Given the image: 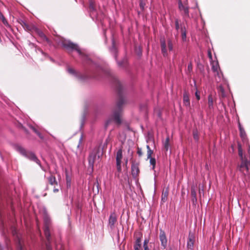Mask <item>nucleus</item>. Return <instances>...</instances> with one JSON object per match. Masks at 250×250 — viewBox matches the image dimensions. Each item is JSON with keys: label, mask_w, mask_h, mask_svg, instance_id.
<instances>
[{"label": "nucleus", "mask_w": 250, "mask_h": 250, "mask_svg": "<svg viewBox=\"0 0 250 250\" xmlns=\"http://www.w3.org/2000/svg\"><path fill=\"white\" fill-rule=\"evenodd\" d=\"M125 103V100L122 96H119V99L117 102L115 108L113 111V118L114 121L118 125L121 123V120L120 118L122 106Z\"/></svg>", "instance_id": "obj_1"}, {"label": "nucleus", "mask_w": 250, "mask_h": 250, "mask_svg": "<svg viewBox=\"0 0 250 250\" xmlns=\"http://www.w3.org/2000/svg\"><path fill=\"white\" fill-rule=\"evenodd\" d=\"M44 221V233L47 239L46 244L50 245L51 243V234L50 232V226L51 225V220L50 218L45 215L43 218Z\"/></svg>", "instance_id": "obj_2"}, {"label": "nucleus", "mask_w": 250, "mask_h": 250, "mask_svg": "<svg viewBox=\"0 0 250 250\" xmlns=\"http://www.w3.org/2000/svg\"><path fill=\"white\" fill-rule=\"evenodd\" d=\"M178 8L182 15L184 18H189V7L188 4V0L183 3L181 0H178Z\"/></svg>", "instance_id": "obj_3"}, {"label": "nucleus", "mask_w": 250, "mask_h": 250, "mask_svg": "<svg viewBox=\"0 0 250 250\" xmlns=\"http://www.w3.org/2000/svg\"><path fill=\"white\" fill-rule=\"evenodd\" d=\"M62 46L68 50H76L80 55H83V54L81 51L77 44L74 43L70 41H64L62 42Z\"/></svg>", "instance_id": "obj_4"}, {"label": "nucleus", "mask_w": 250, "mask_h": 250, "mask_svg": "<svg viewBox=\"0 0 250 250\" xmlns=\"http://www.w3.org/2000/svg\"><path fill=\"white\" fill-rule=\"evenodd\" d=\"M250 167V162L247 159L241 160V163L238 166V170L244 175L249 174V168Z\"/></svg>", "instance_id": "obj_5"}, {"label": "nucleus", "mask_w": 250, "mask_h": 250, "mask_svg": "<svg viewBox=\"0 0 250 250\" xmlns=\"http://www.w3.org/2000/svg\"><path fill=\"white\" fill-rule=\"evenodd\" d=\"M140 163L135 161L131 162V175L135 179H138V177L140 174L139 169Z\"/></svg>", "instance_id": "obj_6"}, {"label": "nucleus", "mask_w": 250, "mask_h": 250, "mask_svg": "<svg viewBox=\"0 0 250 250\" xmlns=\"http://www.w3.org/2000/svg\"><path fill=\"white\" fill-rule=\"evenodd\" d=\"M47 180L49 185L53 187V192L54 193L58 192L59 190L58 188L59 184L55 176L53 174H51L47 178Z\"/></svg>", "instance_id": "obj_7"}, {"label": "nucleus", "mask_w": 250, "mask_h": 250, "mask_svg": "<svg viewBox=\"0 0 250 250\" xmlns=\"http://www.w3.org/2000/svg\"><path fill=\"white\" fill-rule=\"evenodd\" d=\"M123 151L122 148L119 149L116 153V167L117 171L121 172L122 171V159L123 158Z\"/></svg>", "instance_id": "obj_8"}, {"label": "nucleus", "mask_w": 250, "mask_h": 250, "mask_svg": "<svg viewBox=\"0 0 250 250\" xmlns=\"http://www.w3.org/2000/svg\"><path fill=\"white\" fill-rule=\"evenodd\" d=\"M117 224V215L115 212L111 213L108 219V226L111 230L115 229Z\"/></svg>", "instance_id": "obj_9"}, {"label": "nucleus", "mask_w": 250, "mask_h": 250, "mask_svg": "<svg viewBox=\"0 0 250 250\" xmlns=\"http://www.w3.org/2000/svg\"><path fill=\"white\" fill-rule=\"evenodd\" d=\"M195 242V236L193 233L189 232L187 242V248L188 250H193Z\"/></svg>", "instance_id": "obj_10"}, {"label": "nucleus", "mask_w": 250, "mask_h": 250, "mask_svg": "<svg viewBox=\"0 0 250 250\" xmlns=\"http://www.w3.org/2000/svg\"><path fill=\"white\" fill-rule=\"evenodd\" d=\"M159 238L161 246L163 247V249H165L167 246V240L165 231L161 229L160 230Z\"/></svg>", "instance_id": "obj_11"}, {"label": "nucleus", "mask_w": 250, "mask_h": 250, "mask_svg": "<svg viewBox=\"0 0 250 250\" xmlns=\"http://www.w3.org/2000/svg\"><path fill=\"white\" fill-rule=\"evenodd\" d=\"M142 235L140 234L139 236L136 237L135 244L134 245V250H141V241H142Z\"/></svg>", "instance_id": "obj_12"}, {"label": "nucleus", "mask_w": 250, "mask_h": 250, "mask_svg": "<svg viewBox=\"0 0 250 250\" xmlns=\"http://www.w3.org/2000/svg\"><path fill=\"white\" fill-rule=\"evenodd\" d=\"M211 65L212 71L216 73L217 75H219L220 68L218 62L217 61H212V62H211Z\"/></svg>", "instance_id": "obj_13"}, {"label": "nucleus", "mask_w": 250, "mask_h": 250, "mask_svg": "<svg viewBox=\"0 0 250 250\" xmlns=\"http://www.w3.org/2000/svg\"><path fill=\"white\" fill-rule=\"evenodd\" d=\"M161 47L162 53L164 57L167 56V46L166 41L164 39H161L160 40Z\"/></svg>", "instance_id": "obj_14"}, {"label": "nucleus", "mask_w": 250, "mask_h": 250, "mask_svg": "<svg viewBox=\"0 0 250 250\" xmlns=\"http://www.w3.org/2000/svg\"><path fill=\"white\" fill-rule=\"evenodd\" d=\"M169 193V189L168 188H164L161 197V201L163 203L166 202L167 200Z\"/></svg>", "instance_id": "obj_15"}, {"label": "nucleus", "mask_w": 250, "mask_h": 250, "mask_svg": "<svg viewBox=\"0 0 250 250\" xmlns=\"http://www.w3.org/2000/svg\"><path fill=\"white\" fill-rule=\"evenodd\" d=\"M183 103L185 106H189L190 100L189 98V94L187 91H185L183 94Z\"/></svg>", "instance_id": "obj_16"}, {"label": "nucleus", "mask_w": 250, "mask_h": 250, "mask_svg": "<svg viewBox=\"0 0 250 250\" xmlns=\"http://www.w3.org/2000/svg\"><path fill=\"white\" fill-rule=\"evenodd\" d=\"M96 158V154L95 153L92 152L91 153L89 156V163L90 165L93 166V164L95 162V159Z\"/></svg>", "instance_id": "obj_17"}, {"label": "nucleus", "mask_w": 250, "mask_h": 250, "mask_svg": "<svg viewBox=\"0 0 250 250\" xmlns=\"http://www.w3.org/2000/svg\"><path fill=\"white\" fill-rule=\"evenodd\" d=\"M208 106L209 109L213 108V99L211 95L208 96Z\"/></svg>", "instance_id": "obj_18"}, {"label": "nucleus", "mask_w": 250, "mask_h": 250, "mask_svg": "<svg viewBox=\"0 0 250 250\" xmlns=\"http://www.w3.org/2000/svg\"><path fill=\"white\" fill-rule=\"evenodd\" d=\"M118 65L120 67H125L127 65V61L126 59H124L120 62H118Z\"/></svg>", "instance_id": "obj_19"}, {"label": "nucleus", "mask_w": 250, "mask_h": 250, "mask_svg": "<svg viewBox=\"0 0 250 250\" xmlns=\"http://www.w3.org/2000/svg\"><path fill=\"white\" fill-rule=\"evenodd\" d=\"M147 148V160L150 158H152V154L153 153V151L151 149L150 146L148 145L146 146Z\"/></svg>", "instance_id": "obj_20"}, {"label": "nucleus", "mask_w": 250, "mask_h": 250, "mask_svg": "<svg viewBox=\"0 0 250 250\" xmlns=\"http://www.w3.org/2000/svg\"><path fill=\"white\" fill-rule=\"evenodd\" d=\"M191 195L192 197V201L193 203L196 202L197 197H196V193L194 188H191Z\"/></svg>", "instance_id": "obj_21"}, {"label": "nucleus", "mask_w": 250, "mask_h": 250, "mask_svg": "<svg viewBox=\"0 0 250 250\" xmlns=\"http://www.w3.org/2000/svg\"><path fill=\"white\" fill-rule=\"evenodd\" d=\"M89 8L91 11H94L95 10V4L94 1L92 0H89Z\"/></svg>", "instance_id": "obj_22"}, {"label": "nucleus", "mask_w": 250, "mask_h": 250, "mask_svg": "<svg viewBox=\"0 0 250 250\" xmlns=\"http://www.w3.org/2000/svg\"><path fill=\"white\" fill-rule=\"evenodd\" d=\"M29 158L31 160L35 161L37 164H40V161L38 159L35 155L33 153H30L29 154Z\"/></svg>", "instance_id": "obj_23"}, {"label": "nucleus", "mask_w": 250, "mask_h": 250, "mask_svg": "<svg viewBox=\"0 0 250 250\" xmlns=\"http://www.w3.org/2000/svg\"><path fill=\"white\" fill-rule=\"evenodd\" d=\"M20 23L25 30H30L31 29L30 26L25 21H21Z\"/></svg>", "instance_id": "obj_24"}, {"label": "nucleus", "mask_w": 250, "mask_h": 250, "mask_svg": "<svg viewBox=\"0 0 250 250\" xmlns=\"http://www.w3.org/2000/svg\"><path fill=\"white\" fill-rule=\"evenodd\" d=\"M181 36L183 41H185L186 39V31L185 27H181Z\"/></svg>", "instance_id": "obj_25"}, {"label": "nucleus", "mask_w": 250, "mask_h": 250, "mask_svg": "<svg viewBox=\"0 0 250 250\" xmlns=\"http://www.w3.org/2000/svg\"><path fill=\"white\" fill-rule=\"evenodd\" d=\"M169 137H167L166 138L165 141L164 143V147L166 151H167L168 149V147H169Z\"/></svg>", "instance_id": "obj_26"}, {"label": "nucleus", "mask_w": 250, "mask_h": 250, "mask_svg": "<svg viewBox=\"0 0 250 250\" xmlns=\"http://www.w3.org/2000/svg\"><path fill=\"white\" fill-rule=\"evenodd\" d=\"M39 35L42 40L45 41L47 42H49V39L46 37L45 35L42 32L40 31L39 32Z\"/></svg>", "instance_id": "obj_27"}, {"label": "nucleus", "mask_w": 250, "mask_h": 250, "mask_svg": "<svg viewBox=\"0 0 250 250\" xmlns=\"http://www.w3.org/2000/svg\"><path fill=\"white\" fill-rule=\"evenodd\" d=\"M149 159L150 160H149L150 164L152 166V169H154L155 168V165H156V160L154 158H152V157L149 158Z\"/></svg>", "instance_id": "obj_28"}, {"label": "nucleus", "mask_w": 250, "mask_h": 250, "mask_svg": "<svg viewBox=\"0 0 250 250\" xmlns=\"http://www.w3.org/2000/svg\"><path fill=\"white\" fill-rule=\"evenodd\" d=\"M167 45L169 50L172 51L173 50V42L171 39L167 40Z\"/></svg>", "instance_id": "obj_29"}, {"label": "nucleus", "mask_w": 250, "mask_h": 250, "mask_svg": "<svg viewBox=\"0 0 250 250\" xmlns=\"http://www.w3.org/2000/svg\"><path fill=\"white\" fill-rule=\"evenodd\" d=\"M111 51L113 52L115 54V58L116 59L117 56H116V53H117V49L115 45V43L114 42H112V47L111 48Z\"/></svg>", "instance_id": "obj_30"}, {"label": "nucleus", "mask_w": 250, "mask_h": 250, "mask_svg": "<svg viewBox=\"0 0 250 250\" xmlns=\"http://www.w3.org/2000/svg\"><path fill=\"white\" fill-rule=\"evenodd\" d=\"M238 154L241 158V160H242L243 159H247L246 157H243L242 150L240 146H239V148H238Z\"/></svg>", "instance_id": "obj_31"}, {"label": "nucleus", "mask_w": 250, "mask_h": 250, "mask_svg": "<svg viewBox=\"0 0 250 250\" xmlns=\"http://www.w3.org/2000/svg\"><path fill=\"white\" fill-rule=\"evenodd\" d=\"M83 140V136L81 135V137H80V138L79 139V144L77 146V148H80V149H82V147H83V146H82Z\"/></svg>", "instance_id": "obj_32"}, {"label": "nucleus", "mask_w": 250, "mask_h": 250, "mask_svg": "<svg viewBox=\"0 0 250 250\" xmlns=\"http://www.w3.org/2000/svg\"><path fill=\"white\" fill-rule=\"evenodd\" d=\"M193 136L194 139L195 140H196V141L198 140V139H199V135H198V133L197 131H193Z\"/></svg>", "instance_id": "obj_33"}, {"label": "nucleus", "mask_w": 250, "mask_h": 250, "mask_svg": "<svg viewBox=\"0 0 250 250\" xmlns=\"http://www.w3.org/2000/svg\"><path fill=\"white\" fill-rule=\"evenodd\" d=\"M18 150L22 154H24L25 153V150L21 146H18Z\"/></svg>", "instance_id": "obj_34"}, {"label": "nucleus", "mask_w": 250, "mask_h": 250, "mask_svg": "<svg viewBox=\"0 0 250 250\" xmlns=\"http://www.w3.org/2000/svg\"><path fill=\"white\" fill-rule=\"evenodd\" d=\"M137 153L138 154V155L140 157H141V156H142L143 155V152H142V149L141 148L138 147Z\"/></svg>", "instance_id": "obj_35"}, {"label": "nucleus", "mask_w": 250, "mask_h": 250, "mask_svg": "<svg viewBox=\"0 0 250 250\" xmlns=\"http://www.w3.org/2000/svg\"><path fill=\"white\" fill-rule=\"evenodd\" d=\"M175 28H176V30L178 31L179 29V23L178 20L177 19L175 20Z\"/></svg>", "instance_id": "obj_36"}, {"label": "nucleus", "mask_w": 250, "mask_h": 250, "mask_svg": "<svg viewBox=\"0 0 250 250\" xmlns=\"http://www.w3.org/2000/svg\"><path fill=\"white\" fill-rule=\"evenodd\" d=\"M195 95L197 100H199L200 99V92L197 90H196Z\"/></svg>", "instance_id": "obj_37"}, {"label": "nucleus", "mask_w": 250, "mask_h": 250, "mask_svg": "<svg viewBox=\"0 0 250 250\" xmlns=\"http://www.w3.org/2000/svg\"><path fill=\"white\" fill-rule=\"evenodd\" d=\"M0 17L1 18V20H2V21L3 23L4 24H7V22L6 19H5L4 16L1 14H0Z\"/></svg>", "instance_id": "obj_38"}, {"label": "nucleus", "mask_w": 250, "mask_h": 250, "mask_svg": "<svg viewBox=\"0 0 250 250\" xmlns=\"http://www.w3.org/2000/svg\"><path fill=\"white\" fill-rule=\"evenodd\" d=\"M39 137L42 139V140H43L44 139V136H43V135L39 131L36 134Z\"/></svg>", "instance_id": "obj_39"}, {"label": "nucleus", "mask_w": 250, "mask_h": 250, "mask_svg": "<svg viewBox=\"0 0 250 250\" xmlns=\"http://www.w3.org/2000/svg\"><path fill=\"white\" fill-rule=\"evenodd\" d=\"M208 58L211 60V62H212V61H213V60H212V54H211V52L210 50H208Z\"/></svg>", "instance_id": "obj_40"}, {"label": "nucleus", "mask_w": 250, "mask_h": 250, "mask_svg": "<svg viewBox=\"0 0 250 250\" xmlns=\"http://www.w3.org/2000/svg\"><path fill=\"white\" fill-rule=\"evenodd\" d=\"M148 242L149 240L146 239L144 242L143 247L147 246Z\"/></svg>", "instance_id": "obj_41"}, {"label": "nucleus", "mask_w": 250, "mask_h": 250, "mask_svg": "<svg viewBox=\"0 0 250 250\" xmlns=\"http://www.w3.org/2000/svg\"><path fill=\"white\" fill-rule=\"evenodd\" d=\"M30 127L36 134H37V132L39 131L38 129H37L35 127H34L33 126H30Z\"/></svg>", "instance_id": "obj_42"}, {"label": "nucleus", "mask_w": 250, "mask_h": 250, "mask_svg": "<svg viewBox=\"0 0 250 250\" xmlns=\"http://www.w3.org/2000/svg\"><path fill=\"white\" fill-rule=\"evenodd\" d=\"M18 249H19V250H22V245H21V242L20 240H19V244H18Z\"/></svg>", "instance_id": "obj_43"}, {"label": "nucleus", "mask_w": 250, "mask_h": 250, "mask_svg": "<svg viewBox=\"0 0 250 250\" xmlns=\"http://www.w3.org/2000/svg\"><path fill=\"white\" fill-rule=\"evenodd\" d=\"M68 72L71 74H74L75 73V70L73 68H68Z\"/></svg>", "instance_id": "obj_44"}, {"label": "nucleus", "mask_w": 250, "mask_h": 250, "mask_svg": "<svg viewBox=\"0 0 250 250\" xmlns=\"http://www.w3.org/2000/svg\"><path fill=\"white\" fill-rule=\"evenodd\" d=\"M46 247L47 250H51V247L48 244H46Z\"/></svg>", "instance_id": "obj_45"}, {"label": "nucleus", "mask_w": 250, "mask_h": 250, "mask_svg": "<svg viewBox=\"0 0 250 250\" xmlns=\"http://www.w3.org/2000/svg\"><path fill=\"white\" fill-rule=\"evenodd\" d=\"M21 127L22 128V129L26 132V133H28L27 132V130L26 128H25L22 125H21Z\"/></svg>", "instance_id": "obj_46"}, {"label": "nucleus", "mask_w": 250, "mask_h": 250, "mask_svg": "<svg viewBox=\"0 0 250 250\" xmlns=\"http://www.w3.org/2000/svg\"><path fill=\"white\" fill-rule=\"evenodd\" d=\"M144 250H149L148 246L143 247Z\"/></svg>", "instance_id": "obj_47"}, {"label": "nucleus", "mask_w": 250, "mask_h": 250, "mask_svg": "<svg viewBox=\"0 0 250 250\" xmlns=\"http://www.w3.org/2000/svg\"><path fill=\"white\" fill-rule=\"evenodd\" d=\"M191 68H192L191 64H189V65H188V70H190V69H191Z\"/></svg>", "instance_id": "obj_48"}, {"label": "nucleus", "mask_w": 250, "mask_h": 250, "mask_svg": "<svg viewBox=\"0 0 250 250\" xmlns=\"http://www.w3.org/2000/svg\"><path fill=\"white\" fill-rule=\"evenodd\" d=\"M240 131H241V136L243 137V132H242V129L241 127H240Z\"/></svg>", "instance_id": "obj_49"}, {"label": "nucleus", "mask_w": 250, "mask_h": 250, "mask_svg": "<svg viewBox=\"0 0 250 250\" xmlns=\"http://www.w3.org/2000/svg\"><path fill=\"white\" fill-rule=\"evenodd\" d=\"M140 7H141L142 9H143V8H144V6H143V3H140Z\"/></svg>", "instance_id": "obj_50"}, {"label": "nucleus", "mask_w": 250, "mask_h": 250, "mask_svg": "<svg viewBox=\"0 0 250 250\" xmlns=\"http://www.w3.org/2000/svg\"><path fill=\"white\" fill-rule=\"evenodd\" d=\"M141 108H142V109H143V110H145V109H146V106H145V105H144V106H143V107H141Z\"/></svg>", "instance_id": "obj_51"}, {"label": "nucleus", "mask_w": 250, "mask_h": 250, "mask_svg": "<svg viewBox=\"0 0 250 250\" xmlns=\"http://www.w3.org/2000/svg\"><path fill=\"white\" fill-rule=\"evenodd\" d=\"M109 121H107V123H106V125L109 123Z\"/></svg>", "instance_id": "obj_52"}, {"label": "nucleus", "mask_w": 250, "mask_h": 250, "mask_svg": "<svg viewBox=\"0 0 250 250\" xmlns=\"http://www.w3.org/2000/svg\"><path fill=\"white\" fill-rule=\"evenodd\" d=\"M0 250H2V249L1 248V246L0 245Z\"/></svg>", "instance_id": "obj_53"}, {"label": "nucleus", "mask_w": 250, "mask_h": 250, "mask_svg": "<svg viewBox=\"0 0 250 250\" xmlns=\"http://www.w3.org/2000/svg\"><path fill=\"white\" fill-rule=\"evenodd\" d=\"M67 186H70V184H68V183H67Z\"/></svg>", "instance_id": "obj_54"}, {"label": "nucleus", "mask_w": 250, "mask_h": 250, "mask_svg": "<svg viewBox=\"0 0 250 250\" xmlns=\"http://www.w3.org/2000/svg\"><path fill=\"white\" fill-rule=\"evenodd\" d=\"M127 160H126V162H125V164H127Z\"/></svg>", "instance_id": "obj_55"}, {"label": "nucleus", "mask_w": 250, "mask_h": 250, "mask_svg": "<svg viewBox=\"0 0 250 250\" xmlns=\"http://www.w3.org/2000/svg\"><path fill=\"white\" fill-rule=\"evenodd\" d=\"M97 186L98 187V182L97 183Z\"/></svg>", "instance_id": "obj_56"}, {"label": "nucleus", "mask_w": 250, "mask_h": 250, "mask_svg": "<svg viewBox=\"0 0 250 250\" xmlns=\"http://www.w3.org/2000/svg\"><path fill=\"white\" fill-rule=\"evenodd\" d=\"M153 250H155V249H154Z\"/></svg>", "instance_id": "obj_57"}]
</instances>
